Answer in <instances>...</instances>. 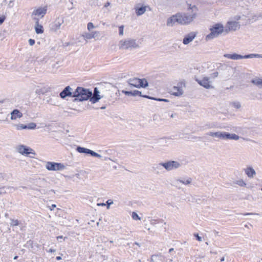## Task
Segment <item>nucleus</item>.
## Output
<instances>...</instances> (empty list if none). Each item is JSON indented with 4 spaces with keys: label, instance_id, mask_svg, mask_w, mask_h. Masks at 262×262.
<instances>
[{
    "label": "nucleus",
    "instance_id": "1",
    "mask_svg": "<svg viewBox=\"0 0 262 262\" xmlns=\"http://www.w3.org/2000/svg\"><path fill=\"white\" fill-rule=\"evenodd\" d=\"M189 9L191 10V13H178L179 24L186 25L192 22L196 17L198 9L195 5H189Z\"/></svg>",
    "mask_w": 262,
    "mask_h": 262
},
{
    "label": "nucleus",
    "instance_id": "2",
    "mask_svg": "<svg viewBox=\"0 0 262 262\" xmlns=\"http://www.w3.org/2000/svg\"><path fill=\"white\" fill-rule=\"evenodd\" d=\"M75 92L76 95H75V98L73 100L74 102L88 100L89 99H90L93 95L92 92L89 89L80 86L77 87Z\"/></svg>",
    "mask_w": 262,
    "mask_h": 262
},
{
    "label": "nucleus",
    "instance_id": "3",
    "mask_svg": "<svg viewBox=\"0 0 262 262\" xmlns=\"http://www.w3.org/2000/svg\"><path fill=\"white\" fill-rule=\"evenodd\" d=\"M210 33L206 36V40L218 37L225 31V29L223 24L217 23L212 25L210 28Z\"/></svg>",
    "mask_w": 262,
    "mask_h": 262
},
{
    "label": "nucleus",
    "instance_id": "4",
    "mask_svg": "<svg viewBox=\"0 0 262 262\" xmlns=\"http://www.w3.org/2000/svg\"><path fill=\"white\" fill-rule=\"evenodd\" d=\"M119 48L122 50H132L139 48V45L135 39L127 38L119 41Z\"/></svg>",
    "mask_w": 262,
    "mask_h": 262
},
{
    "label": "nucleus",
    "instance_id": "5",
    "mask_svg": "<svg viewBox=\"0 0 262 262\" xmlns=\"http://www.w3.org/2000/svg\"><path fill=\"white\" fill-rule=\"evenodd\" d=\"M224 57L228 59H231L232 60H239L242 59H247V58H252L255 57H260L261 56L258 54H250L248 55H246L245 56H242L241 55L237 54L236 53L234 54H225L224 55Z\"/></svg>",
    "mask_w": 262,
    "mask_h": 262
},
{
    "label": "nucleus",
    "instance_id": "6",
    "mask_svg": "<svg viewBox=\"0 0 262 262\" xmlns=\"http://www.w3.org/2000/svg\"><path fill=\"white\" fill-rule=\"evenodd\" d=\"M128 83L130 85L136 88H146L148 86V82L145 79L130 78L128 80Z\"/></svg>",
    "mask_w": 262,
    "mask_h": 262
},
{
    "label": "nucleus",
    "instance_id": "7",
    "mask_svg": "<svg viewBox=\"0 0 262 262\" xmlns=\"http://www.w3.org/2000/svg\"><path fill=\"white\" fill-rule=\"evenodd\" d=\"M185 86L184 81L179 82L176 86H173L170 91V93L175 96H181L184 93L183 88Z\"/></svg>",
    "mask_w": 262,
    "mask_h": 262
},
{
    "label": "nucleus",
    "instance_id": "8",
    "mask_svg": "<svg viewBox=\"0 0 262 262\" xmlns=\"http://www.w3.org/2000/svg\"><path fill=\"white\" fill-rule=\"evenodd\" d=\"M45 167L49 171L61 170L65 168L64 165L62 163L49 161L46 162Z\"/></svg>",
    "mask_w": 262,
    "mask_h": 262
},
{
    "label": "nucleus",
    "instance_id": "9",
    "mask_svg": "<svg viewBox=\"0 0 262 262\" xmlns=\"http://www.w3.org/2000/svg\"><path fill=\"white\" fill-rule=\"evenodd\" d=\"M181 166V164L178 161H168L163 163V167L167 171H171L177 169Z\"/></svg>",
    "mask_w": 262,
    "mask_h": 262
},
{
    "label": "nucleus",
    "instance_id": "10",
    "mask_svg": "<svg viewBox=\"0 0 262 262\" xmlns=\"http://www.w3.org/2000/svg\"><path fill=\"white\" fill-rule=\"evenodd\" d=\"M196 81L200 85L207 89L213 88L212 85V81L210 80V78L208 77H204L200 79H196Z\"/></svg>",
    "mask_w": 262,
    "mask_h": 262
},
{
    "label": "nucleus",
    "instance_id": "11",
    "mask_svg": "<svg viewBox=\"0 0 262 262\" xmlns=\"http://www.w3.org/2000/svg\"><path fill=\"white\" fill-rule=\"evenodd\" d=\"M17 151L23 155H35L33 149L24 145H18L17 147Z\"/></svg>",
    "mask_w": 262,
    "mask_h": 262
},
{
    "label": "nucleus",
    "instance_id": "12",
    "mask_svg": "<svg viewBox=\"0 0 262 262\" xmlns=\"http://www.w3.org/2000/svg\"><path fill=\"white\" fill-rule=\"evenodd\" d=\"M240 27V25L238 22L236 21H229L225 26V31L228 33L231 31H236Z\"/></svg>",
    "mask_w": 262,
    "mask_h": 262
},
{
    "label": "nucleus",
    "instance_id": "13",
    "mask_svg": "<svg viewBox=\"0 0 262 262\" xmlns=\"http://www.w3.org/2000/svg\"><path fill=\"white\" fill-rule=\"evenodd\" d=\"M63 19L64 17L63 16L57 17L51 27V30L56 31L57 30L60 29L61 25L64 22Z\"/></svg>",
    "mask_w": 262,
    "mask_h": 262
},
{
    "label": "nucleus",
    "instance_id": "14",
    "mask_svg": "<svg viewBox=\"0 0 262 262\" xmlns=\"http://www.w3.org/2000/svg\"><path fill=\"white\" fill-rule=\"evenodd\" d=\"M99 91L97 88H95L94 90V93L93 96L91 97L90 101L92 103H95L97 102H98L101 98H102L103 96H101L99 95Z\"/></svg>",
    "mask_w": 262,
    "mask_h": 262
},
{
    "label": "nucleus",
    "instance_id": "15",
    "mask_svg": "<svg viewBox=\"0 0 262 262\" xmlns=\"http://www.w3.org/2000/svg\"><path fill=\"white\" fill-rule=\"evenodd\" d=\"M176 23L179 24V18L178 13L176 15H172V16L168 18L167 20L166 24L167 26L172 27Z\"/></svg>",
    "mask_w": 262,
    "mask_h": 262
},
{
    "label": "nucleus",
    "instance_id": "16",
    "mask_svg": "<svg viewBox=\"0 0 262 262\" xmlns=\"http://www.w3.org/2000/svg\"><path fill=\"white\" fill-rule=\"evenodd\" d=\"M47 11V7H39L36 10H34L32 12V15H35L38 16H41V18L43 17L46 14Z\"/></svg>",
    "mask_w": 262,
    "mask_h": 262
},
{
    "label": "nucleus",
    "instance_id": "17",
    "mask_svg": "<svg viewBox=\"0 0 262 262\" xmlns=\"http://www.w3.org/2000/svg\"><path fill=\"white\" fill-rule=\"evenodd\" d=\"M196 33L194 32H191L189 33L184 37L183 40V43L185 45L189 44L194 39Z\"/></svg>",
    "mask_w": 262,
    "mask_h": 262
},
{
    "label": "nucleus",
    "instance_id": "18",
    "mask_svg": "<svg viewBox=\"0 0 262 262\" xmlns=\"http://www.w3.org/2000/svg\"><path fill=\"white\" fill-rule=\"evenodd\" d=\"M99 35V32L98 31H92L90 33L84 32L82 34V36L84 39H90L92 38H95L97 37Z\"/></svg>",
    "mask_w": 262,
    "mask_h": 262
},
{
    "label": "nucleus",
    "instance_id": "19",
    "mask_svg": "<svg viewBox=\"0 0 262 262\" xmlns=\"http://www.w3.org/2000/svg\"><path fill=\"white\" fill-rule=\"evenodd\" d=\"M34 19L36 20L34 27L36 33L37 34L43 33L44 31L43 27L41 25L39 24V19L35 18Z\"/></svg>",
    "mask_w": 262,
    "mask_h": 262
},
{
    "label": "nucleus",
    "instance_id": "20",
    "mask_svg": "<svg viewBox=\"0 0 262 262\" xmlns=\"http://www.w3.org/2000/svg\"><path fill=\"white\" fill-rule=\"evenodd\" d=\"M244 171L247 177L249 178H253L256 175V171L252 167L250 166L245 168Z\"/></svg>",
    "mask_w": 262,
    "mask_h": 262
},
{
    "label": "nucleus",
    "instance_id": "21",
    "mask_svg": "<svg viewBox=\"0 0 262 262\" xmlns=\"http://www.w3.org/2000/svg\"><path fill=\"white\" fill-rule=\"evenodd\" d=\"M139 6L140 5H138L135 8L136 14L138 16H140L146 12V8L148 7L147 6Z\"/></svg>",
    "mask_w": 262,
    "mask_h": 262
},
{
    "label": "nucleus",
    "instance_id": "22",
    "mask_svg": "<svg viewBox=\"0 0 262 262\" xmlns=\"http://www.w3.org/2000/svg\"><path fill=\"white\" fill-rule=\"evenodd\" d=\"M23 116V114L17 109L14 110L11 113V119L15 120Z\"/></svg>",
    "mask_w": 262,
    "mask_h": 262
},
{
    "label": "nucleus",
    "instance_id": "23",
    "mask_svg": "<svg viewBox=\"0 0 262 262\" xmlns=\"http://www.w3.org/2000/svg\"><path fill=\"white\" fill-rule=\"evenodd\" d=\"M76 91V89L74 90L70 86H67L66 88V96L67 97H72L75 98V92Z\"/></svg>",
    "mask_w": 262,
    "mask_h": 262
},
{
    "label": "nucleus",
    "instance_id": "24",
    "mask_svg": "<svg viewBox=\"0 0 262 262\" xmlns=\"http://www.w3.org/2000/svg\"><path fill=\"white\" fill-rule=\"evenodd\" d=\"M241 137L235 134H231L228 132H226V140H238Z\"/></svg>",
    "mask_w": 262,
    "mask_h": 262
},
{
    "label": "nucleus",
    "instance_id": "25",
    "mask_svg": "<svg viewBox=\"0 0 262 262\" xmlns=\"http://www.w3.org/2000/svg\"><path fill=\"white\" fill-rule=\"evenodd\" d=\"M51 91V88L48 86H43L40 89H37L36 90V93L38 95L44 94Z\"/></svg>",
    "mask_w": 262,
    "mask_h": 262
},
{
    "label": "nucleus",
    "instance_id": "26",
    "mask_svg": "<svg viewBox=\"0 0 262 262\" xmlns=\"http://www.w3.org/2000/svg\"><path fill=\"white\" fill-rule=\"evenodd\" d=\"M152 168L156 173L159 174L160 173H161V171L163 170V168H164L163 163L161 162L157 164H155Z\"/></svg>",
    "mask_w": 262,
    "mask_h": 262
},
{
    "label": "nucleus",
    "instance_id": "27",
    "mask_svg": "<svg viewBox=\"0 0 262 262\" xmlns=\"http://www.w3.org/2000/svg\"><path fill=\"white\" fill-rule=\"evenodd\" d=\"M191 182V179L190 178H189L187 180L178 179V180H177L176 181V183L177 185H179V183H182L183 184L186 185H188V184H190Z\"/></svg>",
    "mask_w": 262,
    "mask_h": 262
},
{
    "label": "nucleus",
    "instance_id": "28",
    "mask_svg": "<svg viewBox=\"0 0 262 262\" xmlns=\"http://www.w3.org/2000/svg\"><path fill=\"white\" fill-rule=\"evenodd\" d=\"M221 131H218V132H208L207 135L209 136H211V137H215V138H218L219 139H220L221 138Z\"/></svg>",
    "mask_w": 262,
    "mask_h": 262
},
{
    "label": "nucleus",
    "instance_id": "29",
    "mask_svg": "<svg viewBox=\"0 0 262 262\" xmlns=\"http://www.w3.org/2000/svg\"><path fill=\"white\" fill-rule=\"evenodd\" d=\"M90 150V149H89L88 148H86L80 147V146H78L76 148V150L79 153H83V154H89Z\"/></svg>",
    "mask_w": 262,
    "mask_h": 262
},
{
    "label": "nucleus",
    "instance_id": "30",
    "mask_svg": "<svg viewBox=\"0 0 262 262\" xmlns=\"http://www.w3.org/2000/svg\"><path fill=\"white\" fill-rule=\"evenodd\" d=\"M252 82L259 87V88H262V79L261 78H256L252 80Z\"/></svg>",
    "mask_w": 262,
    "mask_h": 262
},
{
    "label": "nucleus",
    "instance_id": "31",
    "mask_svg": "<svg viewBox=\"0 0 262 262\" xmlns=\"http://www.w3.org/2000/svg\"><path fill=\"white\" fill-rule=\"evenodd\" d=\"M234 184L238 185L241 187H245L246 186V183L243 179H239L233 182Z\"/></svg>",
    "mask_w": 262,
    "mask_h": 262
},
{
    "label": "nucleus",
    "instance_id": "32",
    "mask_svg": "<svg viewBox=\"0 0 262 262\" xmlns=\"http://www.w3.org/2000/svg\"><path fill=\"white\" fill-rule=\"evenodd\" d=\"M133 96H142V97H145V98H149V99H153L152 98L150 97L149 96H147L146 95L142 96L141 95V92L139 91H138V90H135V91H133Z\"/></svg>",
    "mask_w": 262,
    "mask_h": 262
},
{
    "label": "nucleus",
    "instance_id": "33",
    "mask_svg": "<svg viewBox=\"0 0 262 262\" xmlns=\"http://www.w3.org/2000/svg\"><path fill=\"white\" fill-rule=\"evenodd\" d=\"M15 126L17 130L27 129V124H15Z\"/></svg>",
    "mask_w": 262,
    "mask_h": 262
},
{
    "label": "nucleus",
    "instance_id": "34",
    "mask_svg": "<svg viewBox=\"0 0 262 262\" xmlns=\"http://www.w3.org/2000/svg\"><path fill=\"white\" fill-rule=\"evenodd\" d=\"M36 124L33 122L27 124V129H34L36 128Z\"/></svg>",
    "mask_w": 262,
    "mask_h": 262
},
{
    "label": "nucleus",
    "instance_id": "35",
    "mask_svg": "<svg viewBox=\"0 0 262 262\" xmlns=\"http://www.w3.org/2000/svg\"><path fill=\"white\" fill-rule=\"evenodd\" d=\"M231 105L232 107H233L236 109H239L241 107V103L237 101L232 102L231 103Z\"/></svg>",
    "mask_w": 262,
    "mask_h": 262
},
{
    "label": "nucleus",
    "instance_id": "36",
    "mask_svg": "<svg viewBox=\"0 0 262 262\" xmlns=\"http://www.w3.org/2000/svg\"><path fill=\"white\" fill-rule=\"evenodd\" d=\"M11 223L10 225L11 226H16L19 225V221L17 220L10 219Z\"/></svg>",
    "mask_w": 262,
    "mask_h": 262
},
{
    "label": "nucleus",
    "instance_id": "37",
    "mask_svg": "<svg viewBox=\"0 0 262 262\" xmlns=\"http://www.w3.org/2000/svg\"><path fill=\"white\" fill-rule=\"evenodd\" d=\"M91 156H93V157H97V158H102V156L96 153V152L94 151L93 150H90V151H89V154Z\"/></svg>",
    "mask_w": 262,
    "mask_h": 262
},
{
    "label": "nucleus",
    "instance_id": "38",
    "mask_svg": "<svg viewBox=\"0 0 262 262\" xmlns=\"http://www.w3.org/2000/svg\"><path fill=\"white\" fill-rule=\"evenodd\" d=\"M87 28H88V30L89 31H91L93 29L95 28V27L94 26V25L92 23L90 22L88 24Z\"/></svg>",
    "mask_w": 262,
    "mask_h": 262
},
{
    "label": "nucleus",
    "instance_id": "39",
    "mask_svg": "<svg viewBox=\"0 0 262 262\" xmlns=\"http://www.w3.org/2000/svg\"><path fill=\"white\" fill-rule=\"evenodd\" d=\"M132 217L135 220H140L141 218L139 216L137 213L133 212L132 213Z\"/></svg>",
    "mask_w": 262,
    "mask_h": 262
},
{
    "label": "nucleus",
    "instance_id": "40",
    "mask_svg": "<svg viewBox=\"0 0 262 262\" xmlns=\"http://www.w3.org/2000/svg\"><path fill=\"white\" fill-rule=\"evenodd\" d=\"M59 95L62 99H64L66 98V88L63 89V90L60 93Z\"/></svg>",
    "mask_w": 262,
    "mask_h": 262
},
{
    "label": "nucleus",
    "instance_id": "41",
    "mask_svg": "<svg viewBox=\"0 0 262 262\" xmlns=\"http://www.w3.org/2000/svg\"><path fill=\"white\" fill-rule=\"evenodd\" d=\"M124 26L123 25L119 27V34L120 35L122 36L123 35Z\"/></svg>",
    "mask_w": 262,
    "mask_h": 262
},
{
    "label": "nucleus",
    "instance_id": "42",
    "mask_svg": "<svg viewBox=\"0 0 262 262\" xmlns=\"http://www.w3.org/2000/svg\"><path fill=\"white\" fill-rule=\"evenodd\" d=\"M168 139H167V138H162V139H161L159 141V144H165L167 142V140Z\"/></svg>",
    "mask_w": 262,
    "mask_h": 262
},
{
    "label": "nucleus",
    "instance_id": "43",
    "mask_svg": "<svg viewBox=\"0 0 262 262\" xmlns=\"http://www.w3.org/2000/svg\"><path fill=\"white\" fill-rule=\"evenodd\" d=\"M122 93L127 96H133V91L122 90Z\"/></svg>",
    "mask_w": 262,
    "mask_h": 262
},
{
    "label": "nucleus",
    "instance_id": "44",
    "mask_svg": "<svg viewBox=\"0 0 262 262\" xmlns=\"http://www.w3.org/2000/svg\"><path fill=\"white\" fill-rule=\"evenodd\" d=\"M106 204H107V209H110V205L113 204V200L109 199L107 201Z\"/></svg>",
    "mask_w": 262,
    "mask_h": 262
},
{
    "label": "nucleus",
    "instance_id": "45",
    "mask_svg": "<svg viewBox=\"0 0 262 262\" xmlns=\"http://www.w3.org/2000/svg\"><path fill=\"white\" fill-rule=\"evenodd\" d=\"M221 140H226V132H221Z\"/></svg>",
    "mask_w": 262,
    "mask_h": 262
},
{
    "label": "nucleus",
    "instance_id": "46",
    "mask_svg": "<svg viewBox=\"0 0 262 262\" xmlns=\"http://www.w3.org/2000/svg\"><path fill=\"white\" fill-rule=\"evenodd\" d=\"M6 16L5 15H2L0 16V25H1L5 20Z\"/></svg>",
    "mask_w": 262,
    "mask_h": 262
},
{
    "label": "nucleus",
    "instance_id": "47",
    "mask_svg": "<svg viewBox=\"0 0 262 262\" xmlns=\"http://www.w3.org/2000/svg\"><path fill=\"white\" fill-rule=\"evenodd\" d=\"M194 236L196 237V239L199 242H201L202 241V237L200 236L198 233H194Z\"/></svg>",
    "mask_w": 262,
    "mask_h": 262
},
{
    "label": "nucleus",
    "instance_id": "48",
    "mask_svg": "<svg viewBox=\"0 0 262 262\" xmlns=\"http://www.w3.org/2000/svg\"><path fill=\"white\" fill-rule=\"evenodd\" d=\"M6 177H7V174L6 173H0V179H2L3 180H4V179L7 180Z\"/></svg>",
    "mask_w": 262,
    "mask_h": 262
},
{
    "label": "nucleus",
    "instance_id": "49",
    "mask_svg": "<svg viewBox=\"0 0 262 262\" xmlns=\"http://www.w3.org/2000/svg\"><path fill=\"white\" fill-rule=\"evenodd\" d=\"M28 42H29V45L31 46H33L35 43V40L33 39H31V38L29 39Z\"/></svg>",
    "mask_w": 262,
    "mask_h": 262
},
{
    "label": "nucleus",
    "instance_id": "50",
    "mask_svg": "<svg viewBox=\"0 0 262 262\" xmlns=\"http://www.w3.org/2000/svg\"><path fill=\"white\" fill-rule=\"evenodd\" d=\"M47 101L48 103H51V104L55 105V103L52 101V99L51 98H50V97H47Z\"/></svg>",
    "mask_w": 262,
    "mask_h": 262
},
{
    "label": "nucleus",
    "instance_id": "51",
    "mask_svg": "<svg viewBox=\"0 0 262 262\" xmlns=\"http://www.w3.org/2000/svg\"><path fill=\"white\" fill-rule=\"evenodd\" d=\"M47 101L48 103H51V104L55 105V103L52 101V99L51 98H50V97H47Z\"/></svg>",
    "mask_w": 262,
    "mask_h": 262
},
{
    "label": "nucleus",
    "instance_id": "52",
    "mask_svg": "<svg viewBox=\"0 0 262 262\" xmlns=\"http://www.w3.org/2000/svg\"><path fill=\"white\" fill-rule=\"evenodd\" d=\"M219 73L217 72H215L211 74V76L212 78H215L218 76Z\"/></svg>",
    "mask_w": 262,
    "mask_h": 262
},
{
    "label": "nucleus",
    "instance_id": "53",
    "mask_svg": "<svg viewBox=\"0 0 262 262\" xmlns=\"http://www.w3.org/2000/svg\"><path fill=\"white\" fill-rule=\"evenodd\" d=\"M13 1H14L13 0H11V1L9 2V4H8V7H9V8H11V7H13Z\"/></svg>",
    "mask_w": 262,
    "mask_h": 262
},
{
    "label": "nucleus",
    "instance_id": "54",
    "mask_svg": "<svg viewBox=\"0 0 262 262\" xmlns=\"http://www.w3.org/2000/svg\"><path fill=\"white\" fill-rule=\"evenodd\" d=\"M206 127L207 128H211L213 127V124H207L206 125Z\"/></svg>",
    "mask_w": 262,
    "mask_h": 262
},
{
    "label": "nucleus",
    "instance_id": "55",
    "mask_svg": "<svg viewBox=\"0 0 262 262\" xmlns=\"http://www.w3.org/2000/svg\"><path fill=\"white\" fill-rule=\"evenodd\" d=\"M153 99H156V100H157L158 101H166V102H167L168 101L167 99H155L154 98H152Z\"/></svg>",
    "mask_w": 262,
    "mask_h": 262
},
{
    "label": "nucleus",
    "instance_id": "56",
    "mask_svg": "<svg viewBox=\"0 0 262 262\" xmlns=\"http://www.w3.org/2000/svg\"><path fill=\"white\" fill-rule=\"evenodd\" d=\"M157 257V256H152L151 258V262H156L154 258Z\"/></svg>",
    "mask_w": 262,
    "mask_h": 262
},
{
    "label": "nucleus",
    "instance_id": "57",
    "mask_svg": "<svg viewBox=\"0 0 262 262\" xmlns=\"http://www.w3.org/2000/svg\"><path fill=\"white\" fill-rule=\"evenodd\" d=\"M69 235H71L72 236H73V237L75 236V233L71 232V231H69Z\"/></svg>",
    "mask_w": 262,
    "mask_h": 262
},
{
    "label": "nucleus",
    "instance_id": "58",
    "mask_svg": "<svg viewBox=\"0 0 262 262\" xmlns=\"http://www.w3.org/2000/svg\"><path fill=\"white\" fill-rule=\"evenodd\" d=\"M110 5H111V3L110 2H107L105 4L104 7H107L108 6H109Z\"/></svg>",
    "mask_w": 262,
    "mask_h": 262
},
{
    "label": "nucleus",
    "instance_id": "59",
    "mask_svg": "<svg viewBox=\"0 0 262 262\" xmlns=\"http://www.w3.org/2000/svg\"><path fill=\"white\" fill-rule=\"evenodd\" d=\"M101 257L103 259V260H106L108 258V257L105 255H101Z\"/></svg>",
    "mask_w": 262,
    "mask_h": 262
},
{
    "label": "nucleus",
    "instance_id": "60",
    "mask_svg": "<svg viewBox=\"0 0 262 262\" xmlns=\"http://www.w3.org/2000/svg\"><path fill=\"white\" fill-rule=\"evenodd\" d=\"M56 259L57 260H61V257L60 256H58L56 257Z\"/></svg>",
    "mask_w": 262,
    "mask_h": 262
},
{
    "label": "nucleus",
    "instance_id": "61",
    "mask_svg": "<svg viewBox=\"0 0 262 262\" xmlns=\"http://www.w3.org/2000/svg\"><path fill=\"white\" fill-rule=\"evenodd\" d=\"M55 251V250L54 249H50L49 250V252H54Z\"/></svg>",
    "mask_w": 262,
    "mask_h": 262
},
{
    "label": "nucleus",
    "instance_id": "62",
    "mask_svg": "<svg viewBox=\"0 0 262 262\" xmlns=\"http://www.w3.org/2000/svg\"><path fill=\"white\" fill-rule=\"evenodd\" d=\"M241 18V17L239 16H236L235 17V19L236 20H239Z\"/></svg>",
    "mask_w": 262,
    "mask_h": 262
},
{
    "label": "nucleus",
    "instance_id": "63",
    "mask_svg": "<svg viewBox=\"0 0 262 262\" xmlns=\"http://www.w3.org/2000/svg\"><path fill=\"white\" fill-rule=\"evenodd\" d=\"M174 250V249L173 248H170L169 250V253H171V252H172Z\"/></svg>",
    "mask_w": 262,
    "mask_h": 262
},
{
    "label": "nucleus",
    "instance_id": "64",
    "mask_svg": "<svg viewBox=\"0 0 262 262\" xmlns=\"http://www.w3.org/2000/svg\"><path fill=\"white\" fill-rule=\"evenodd\" d=\"M57 239H59V238L61 239L63 238V236H58L57 237Z\"/></svg>",
    "mask_w": 262,
    "mask_h": 262
}]
</instances>
